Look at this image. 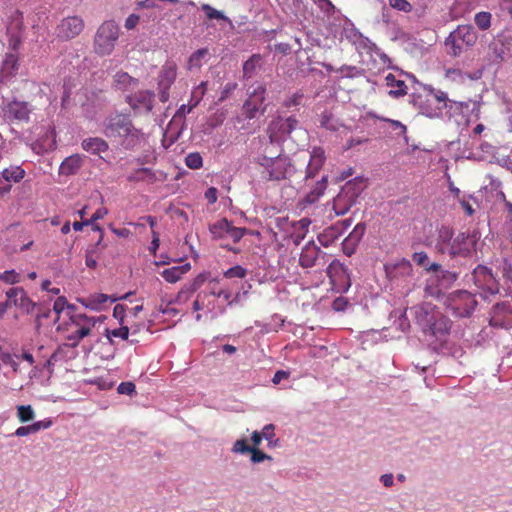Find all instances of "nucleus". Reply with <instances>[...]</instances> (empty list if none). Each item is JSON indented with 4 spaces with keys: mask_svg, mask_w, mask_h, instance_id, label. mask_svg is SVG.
<instances>
[{
    "mask_svg": "<svg viewBox=\"0 0 512 512\" xmlns=\"http://www.w3.org/2000/svg\"><path fill=\"white\" fill-rule=\"evenodd\" d=\"M103 132L108 138H123L133 143L142 137L141 130L133 125L130 116L123 113L108 116L104 121Z\"/></svg>",
    "mask_w": 512,
    "mask_h": 512,
    "instance_id": "obj_1",
    "label": "nucleus"
},
{
    "mask_svg": "<svg viewBox=\"0 0 512 512\" xmlns=\"http://www.w3.org/2000/svg\"><path fill=\"white\" fill-rule=\"evenodd\" d=\"M436 247L442 254L455 256H467L470 253L469 238L465 233H458L456 236L449 227L439 229Z\"/></svg>",
    "mask_w": 512,
    "mask_h": 512,
    "instance_id": "obj_2",
    "label": "nucleus"
},
{
    "mask_svg": "<svg viewBox=\"0 0 512 512\" xmlns=\"http://www.w3.org/2000/svg\"><path fill=\"white\" fill-rule=\"evenodd\" d=\"M99 318L88 316L84 313H71L69 321L65 323V330L67 331L66 339L69 341L71 347H77L80 342L92 334Z\"/></svg>",
    "mask_w": 512,
    "mask_h": 512,
    "instance_id": "obj_3",
    "label": "nucleus"
},
{
    "mask_svg": "<svg viewBox=\"0 0 512 512\" xmlns=\"http://www.w3.org/2000/svg\"><path fill=\"white\" fill-rule=\"evenodd\" d=\"M413 102L423 115L429 118H438L447 108L449 99L447 93L430 87L425 89L424 95L415 96Z\"/></svg>",
    "mask_w": 512,
    "mask_h": 512,
    "instance_id": "obj_4",
    "label": "nucleus"
},
{
    "mask_svg": "<svg viewBox=\"0 0 512 512\" xmlns=\"http://www.w3.org/2000/svg\"><path fill=\"white\" fill-rule=\"evenodd\" d=\"M120 36V27L114 20L104 21L98 28L93 39V50L105 57L113 53Z\"/></svg>",
    "mask_w": 512,
    "mask_h": 512,
    "instance_id": "obj_5",
    "label": "nucleus"
},
{
    "mask_svg": "<svg viewBox=\"0 0 512 512\" xmlns=\"http://www.w3.org/2000/svg\"><path fill=\"white\" fill-rule=\"evenodd\" d=\"M477 39V33L471 25H459L446 38L445 46L448 49L449 55L458 57L473 47Z\"/></svg>",
    "mask_w": 512,
    "mask_h": 512,
    "instance_id": "obj_6",
    "label": "nucleus"
},
{
    "mask_svg": "<svg viewBox=\"0 0 512 512\" xmlns=\"http://www.w3.org/2000/svg\"><path fill=\"white\" fill-rule=\"evenodd\" d=\"M259 164L263 167L262 173L266 174L268 180L280 181L286 179L293 171L290 159L283 155L270 158L263 156Z\"/></svg>",
    "mask_w": 512,
    "mask_h": 512,
    "instance_id": "obj_7",
    "label": "nucleus"
},
{
    "mask_svg": "<svg viewBox=\"0 0 512 512\" xmlns=\"http://www.w3.org/2000/svg\"><path fill=\"white\" fill-rule=\"evenodd\" d=\"M125 102L129 105L134 115H148L154 108L155 93L151 90H138L127 94Z\"/></svg>",
    "mask_w": 512,
    "mask_h": 512,
    "instance_id": "obj_8",
    "label": "nucleus"
},
{
    "mask_svg": "<svg viewBox=\"0 0 512 512\" xmlns=\"http://www.w3.org/2000/svg\"><path fill=\"white\" fill-rule=\"evenodd\" d=\"M298 120L293 117H277L268 126L267 132L271 142H282L292 138L291 134L298 128Z\"/></svg>",
    "mask_w": 512,
    "mask_h": 512,
    "instance_id": "obj_9",
    "label": "nucleus"
},
{
    "mask_svg": "<svg viewBox=\"0 0 512 512\" xmlns=\"http://www.w3.org/2000/svg\"><path fill=\"white\" fill-rule=\"evenodd\" d=\"M33 108L29 102L13 99L2 107L3 118L9 123H28Z\"/></svg>",
    "mask_w": 512,
    "mask_h": 512,
    "instance_id": "obj_10",
    "label": "nucleus"
},
{
    "mask_svg": "<svg viewBox=\"0 0 512 512\" xmlns=\"http://www.w3.org/2000/svg\"><path fill=\"white\" fill-rule=\"evenodd\" d=\"M477 301L472 293L458 291L451 295L448 300V308L456 317H468L474 311Z\"/></svg>",
    "mask_w": 512,
    "mask_h": 512,
    "instance_id": "obj_11",
    "label": "nucleus"
},
{
    "mask_svg": "<svg viewBox=\"0 0 512 512\" xmlns=\"http://www.w3.org/2000/svg\"><path fill=\"white\" fill-rule=\"evenodd\" d=\"M84 20L77 15L63 18L55 28V35L62 41H69L79 36L84 30Z\"/></svg>",
    "mask_w": 512,
    "mask_h": 512,
    "instance_id": "obj_12",
    "label": "nucleus"
},
{
    "mask_svg": "<svg viewBox=\"0 0 512 512\" xmlns=\"http://www.w3.org/2000/svg\"><path fill=\"white\" fill-rule=\"evenodd\" d=\"M265 92V87L263 85H258L252 92L248 93V98L242 106V111L246 118L253 119L258 114L265 113Z\"/></svg>",
    "mask_w": 512,
    "mask_h": 512,
    "instance_id": "obj_13",
    "label": "nucleus"
},
{
    "mask_svg": "<svg viewBox=\"0 0 512 512\" xmlns=\"http://www.w3.org/2000/svg\"><path fill=\"white\" fill-rule=\"evenodd\" d=\"M209 230L215 239H231L234 243L239 242L247 232L246 228L235 227L226 218L211 224Z\"/></svg>",
    "mask_w": 512,
    "mask_h": 512,
    "instance_id": "obj_14",
    "label": "nucleus"
},
{
    "mask_svg": "<svg viewBox=\"0 0 512 512\" xmlns=\"http://www.w3.org/2000/svg\"><path fill=\"white\" fill-rule=\"evenodd\" d=\"M472 279L474 284L485 293L494 295L499 292V282L486 266L478 265L473 270Z\"/></svg>",
    "mask_w": 512,
    "mask_h": 512,
    "instance_id": "obj_15",
    "label": "nucleus"
},
{
    "mask_svg": "<svg viewBox=\"0 0 512 512\" xmlns=\"http://www.w3.org/2000/svg\"><path fill=\"white\" fill-rule=\"evenodd\" d=\"M451 321L448 317L442 315L439 312H433L428 319L427 331L431 336L435 337L439 341V345L442 346L450 333Z\"/></svg>",
    "mask_w": 512,
    "mask_h": 512,
    "instance_id": "obj_16",
    "label": "nucleus"
},
{
    "mask_svg": "<svg viewBox=\"0 0 512 512\" xmlns=\"http://www.w3.org/2000/svg\"><path fill=\"white\" fill-rule=\"evenodd\" d=\"M177 77V66L174 62H166L158 76V94L161 102L169 100V90Z\"/></svg>",
    "mask_w": 512,
    "mask_h": 512,
    "instance_id": "obj_17",
    "label": "nucleus"
},
{
    "mask_svg": "<svg viewBox=\"0 0 512 512\" xmlns=\"http://www.w3.org/2000/svg\"><path fill=\"white\" fill-rule=\"evenodd\" d=\"M385 273L390 281H401L411 276L413 268L410 261L400 259L384 265Z\"/></svg>",
    "mask_w": 512,
    "mask_h": 512,
    "instance_id": "obj_18",
    "label": "nucleus"
},
{
    "mask_svg": "<svg viewBox=\"0 0 512 512\" xmlns=\"http://www.w3.org/2000/svg\"><path fill=\"white\" fill-rule=\"evenodd\" d=\"M349 188L350 182L333 200V210L336 215L347 213L356 201L358 194L356 192L350 193Z\"/></svg>",
    "mask_w": 512,
    "mask_h": 512,
    "instance_id": "obj_19",
    "label": "nucleus"
},
{
    "mask_svg": "<svg viewBox=\"0 0 512 512\" xmlns=\"http://www.w3.org/2000/svg\"><path fill=\"white\" fill-rule=\"evenodd\" d=\"M325 253L313 242H308L300 253L299 264L302 268H312L318 259H324Z\"/></svg>",
    "mask_w": 512,
    "mask_h": 512,
    "instance_id": "obj_20",
    "label": "nucleus"
},
{
    "mask_svg": "<svg viewBox=\"0 0 512 512\" xmlns=\"http://www.w3.org/2000/svg\"><path fill=\"white\" fill-rule=\"evenodd\" d=\"M326 160L325 151L321 147H314L310 153V160L306 169V179H313L323 167Z\"/></svg>",
    "mask_w": 512,
    "mask_h": 512,
    "instance_id": "obj_21",
    "label": "nucleus"
},
{
    "mask_svg": "<svg viewBox=\"0 0 512 512\" xmlns=\"http://www.w3.org/2000/svg\"><path fill=\"white\" fill-rule=\"evenodd\" d=\"M139 86V80L125 71H118L113 76L112 87L121 92H131Z\"/></svg>",
    "mask_w": 512,
    "mask_h": 512,
    "instance_id": "obj_22",
    "label": "nucleus"
},
{
    "mask_svg": "<svg viewBox=\"0 0 512 512\" xmlns=\"http://www.w3.org/2000/svg\"><path fill=\"white\" fill-rule=\"evenodd\" d=\"M385 83L390 88L389 96L392 98H400L407 94L408 87L404 80L397 78L393 73L385 76Z\"/></svg>",
    "mask_w": 512,
    "mask_h": 512,
    "instance_id": "obj_23",
    "label": "nucleus"
},
{
    "mask_svg": "<svg viewBox=\"0 0 512 512\" xmlns=\"http://www.w3.org/2000/svg\"><path fill=\"white\" fill-rule=\"evenodd\" d=\"M18 68V57L13 53H7L1 64L0 81L15 76Z\"/></svg>",
    "mask_w": 512,
    "mask_h": 512,
    "instance_id": "obj_24",
    "label": "nucleus"
},
{
    "mask_svg": "<svg viewBox=\"0 0 512 512\" xmlns=\"http://www.w3.org/2000/svg\"><path fill=\"white\" fill-rule=\"evenodd\" d=\"M191 269L190 263H185L183 265L179 266H173L167 269H164L161 272V276L165 279V281L169 283H176L178 282L183 275L188 273Z\"/></svg>",
    "mask_w": 512,
    "mask_h": 512,
    "instance_id": "obj_25",
    "label": "nucleus"
},
{
    "mask_svg": "<svg viewBox=\"0 0 512 512\" xmlns=\"http://www.w3.org/2000/svg\"><path fill=\"white\" fill-rule=\"evenodd\" d=\"M82 148L92 154H100L109 149L108 143L100 137H90L82 141Z\"/></svg>",
    "mask_w": 512,
    "mask_h": 512,
    "instance_id": "obj_26",
    "label": "nucleus"
},
{
    "mask_svg": "<svg viewBox=\"0 0 512 512\" xmlns=\"http://www.w3.org/2000/svg\"><path fill=\"white\" fill-rule=\"evenodd\" d=\"M342 235V229L338 224H334L324 229L319 235L318 240L324 247H328Z\"/></svg>",
    "mask_w": 512,
    "mask_h": 512,
    "instance_id": "obj_27",
    "label": "nucleus"
},
{
    "mask_svg": "<svg viewBox=\"0 0 512 512\" xmlns=\"http://www.w3.org/2000/svg\"><path fill=\"white\" fill-rule=\"evenodd\" d=\"M51 425H52L51 420H41V421L34 422L31 425L20 426L19 428L16 429L14 434L18 437H24L29 434L37 433L41 429H48Z\"/></svg>",
    "mask_w": 512,
    "mask_h": 512,
    "instance_id": "obj_28",
    "label": "nucleus"
},
{
    "mask_svg": "<svg viewBox=\"0 0 512 512\" xmlns=\"http://www.w3.org/2000/svg\"><path fill=\"white\" fill-rule=\"evenodd\" d=\"M82 166V158L79 155L67 157L60 165V172L64 175L75 174Z\"/></svg>",
    "mask_w": 512,
    "mask_h": 512,
    "instance_id": "obj_29",
    "label": "nucleus"
},
{
    "mask_svg": "<svg viewBox=\"0 0 512 512\" xmlns=\"http://www.w3.org/2000/svg\"><path fill=\"white\" fill-rule=\"evenodd\" d=\"M25 174V170L21 166H10L0 172V177L7 183L12 184L19 183L25 177Z\"/></svg>",
    "mask_w": 512,
    "mask_h": 512,
    "instance_id": "obj_30",
    "label": "nucleus"
},
{
    "mask_svg": "<svg viewBox=\"0 0 512 512\" xmlns=\"http://www.w3.org/2000/svg\"><path fill=\"white\" fill-rule=\"evenodd\" d=\"M262 64V56L260 54H253L243 64V76L245 78H252Z\"/></svg>",
    "mask_w": 512,
    "mask_h": 512,
    "instance_id": "obj_31",
    "label": "nucleus"
},
{
    "mask_svg": "<svg viewBox=\"0 0 512 512\" xmlns=\"http://www.w3.org/2000/svg\"><path fill=\"white\" fill-rule=\"evenodd\" d=\"M109 297L106 294L98 293L90 295L82 301V304L91 310H100L102 306L108 301Z\"/></svg>",
    "mask_w": 512,
    "mask_h": 512,
    "instance_id": "obj_32",
    "label": "nucleus"
},
{
    "mask_svg": "<svg viewBox=\"0 0 512 512\" xmlns=\"http://www.w3.org/2000/svg\"><path fill=\"white\" fill-rule=\"evenodd\" d=\"M53 310L57 314V318L59 319L60 314L64 311H66L69 317L71 313H74L76 311V307L73 304H69L65 297L60 296L55 300L53 304Z\"/></svg>",
    "mask_w": 512,
    "mask_h": 512,
    "instance_id": "obj_33",
    "label": "nucleus"
},
{
    "mask_svg": "<svg viewBox=\"0 0 512 512\" xmlns=\"http://www.w3.org/2000/svg\"><path fill=\"white\" fill-rule=\"evenodd\" d=\"M320 125L330 131H337L341 126L339 121L329 111H324L320 115Z\"/></svg>",
    "mask_w": 512,
    "mask_h": 512,
    "instance_id": "obj_34",
    "label": "nucleus"
},
{
    "mask_svg": "<svg viewBox=\"0 0 512 512\" xmlns=\"http://www.w3.org/2000/svg\"><path fill=\"white\" fill-rule=\"evenodd\" d=\"M327 276L332 283H335L342 275L345 274V269L342 263L338 260H333L326 269Z\"/></svg>",
    "mask_w": 512,
    "mask_h": 512,
    "instance_id": "obj_35",
    "label": "nucleus"
},
{
    "mask_svg": "<svg viewBox=\"0 0 512 512\" xmlns=\"http://www.w3.org/2000/svg\"><path fill=\"white\" fill-rule=\"evenodd\" d=\"M17 418L21 423H27L35 418V412L31 405H18Z\"/></svg>",
    "mask_w": 512,
    "mask_h": 512,
    "instance_id": "obj_36",
    "label": "nucleus"
},
{
    "mask_svg": "<svg viewBox=\"0 0 512 512\" xmlns=\"http://www.w3.org/2000/svg\"><path fill=\"white\" fill-rule=\"evenodd\" d=\"M207 90V82L202 81L197 87H195L191 93V98L189 102L192 104V107L198 106V104L203 99Z\"/></svg>",
    "mask_w": 512,
    "mask_h": 512,
    "instance_id": "obj_37",
    "label": "nucleus"
},
{
    "mask_svg": "<svg viewBox=\"0 0 512 512\" xmlns=\"http://www.w3.org/2000/svg\"><path fill=\"white\" fill-rule=\"evenodd\" d=\"M13 305L25 310L27 313H31L36 306V304L27 296L25 290L19 299H14Z\"/></svg>",
    "mask_w": 512,
    "mask_h": 512,
    "instance_id": "obj_38",
    "label": "nucleus"
},
{
    "mask_svg": "<svg viewBox=\"0 0 512 512\" xmlns=\"http://www.w3.org/2000/svg\"><path fill=\"white\" fill-rule=\"evenodd\" d=\"M185 165L192 169L198 170L203 166V158L199 152L188 153L185 157Z\"/></svg>",
    "mask_w": 512,
    "mask_h": 512,
    "instance_id": "obj_39",
    "label": "nucleus"
},
{
    "mask_svg": "<svg viewBox=\"0 0 512 512\" xmlns=\"http://www.w3.org/2000/svg\"><path fill=\"white\" fill-rule=\"evenodd\" d=\"M445 76L457 82H464L466 79H476L477 77H472L470 74L463 72L458 68H449L446 70Z\"/></svg>",
    "mask_w": 512,
    "mask_h": 512,
    "instance_id": "obj_40",
    "label": "nucleus"
},
{
    "mask_svg": "<svg viewBox=\"0 0 512 512\" xmlns=\"http://www.w3.org/2000/svg\"><path fill=\"white\" fill-rule=\"evenodd\" d=\"M0 281L5 284L14 285L21 281V275L14 269L0 272Z\"/></svg>",
    "mask_w": 512,
    "mask_h": 512,
    "instance_id": "obj_41",
    "label": "nucleus"
},
{
    "mask_svg": "<svg viewBox=\"0 0 512 512\" xmlns=\"http://www.w3.org/2000/svg\"><path fill=\"white\" fill-rule=\"evenodd\" d=\"M130 329L127 326H121L117 329H105V336L111 341V337L121 338L127 340L129 337Z\"/></svg>",
    "mask_w": 512,
    "mask_h": 512,
    "instance_id": "obj_42",
    "label": "nucleus"
},
{
    "mask_svg": "<svg viewBox=\"0 0 512 512\" xmlns=\"http://www.w3.org/2000/svg\"><path fill=\"white\" fill-rule=\"evenodd\" d=\"M247 276V269L241 265H235L224 272V277L227 279L240 278L243 279Z\"/></svg>",
    "mask_w": 512,
    "mask_h": 512,
    "instance_id": "obj_43",
    "label": "nucleus"
},
{
    "mask_svg": "<svg viewBox=\"0 0 512 512\" xmlns=\"http://www.w3.org/2000/svg\"><path fill=\"white\" fill-rule=\"evenodd\" d=\"M474 20H475L476 25L480 29L485 30L490 27L491 14L488 12H479L475 15Z\"/></svg>",
    "mask_w": 512,
    "mask_h": 512,
    "instance_id": "obj_44",
    "label": "nucleus"
},
{
    "mask_svg": "<svg viewBox=\"0 0 512 512\" xmlns=\"http://www.w3.org/2000/svg\"><path fill=\"white\" fill-rule=\"evenodd\" d=\"M207 49H198L189 58L190 67H200L202 59L207 55Z\"/></svg>",
    "mask_w": 512,
    "mask_h": 512,
    "instance_id": "obj_45",
    "label": "nucleus"
},
{
    "mask_svg": "<svg viewBox=\"0 0 512 512\" xmlns=\"http://www.w3.org/2000/svg\"><path fill=\"white\" fill-rule=\"evenodd\" d=\"M209 273L203 272L198 274L192 281L187 283L191 290L197 291L208 279Z\"/></svg>",
    "mask_w": 512,
    "mask_h": 512,
    "instance_id": "obj_46",
    "label": "nucleus"
},
{
    "mask_svg": "<svg viewBox=\"0 0 512 512\" xmlns=\"http://www.w3.org/2000/svg\"><path fill=\"white\" fill-rule=\"evenodd\" d=\"M389 5L396 10L402 12H411L412 5L407 0H389Z\"/></svg>",
    "mask_w": 512,
    "mask_h": 512,
    "instance_id": "obj_47",
    "label": "nucleus"
},
{
    "mask_svg": "<svg viewBox=\"0 0 512 512\" xmlns=\"http://www.w3.org/2000/svg\"><path fill=\"white\" fill-rule=\"evenodd\" d=\"M193 293L194 291L190 289L189 285L185 284L178 292L175 301L177 303H184L190 299Z\"/></svg>",
    "mask_w": 512,
    "mask_h": 512,
    "instance_id": "obj_48",
    "label": "nucleus"
},
{
    "mask_svg": "<svg viewBox=\"0 0 512 512\" xmlns=\"http://www.w3.org/2000/svg\"><path fill=\"white\" fill-rule=\"evenodd\" d=\"M136 391V386L133 382H121L117 387V392L123 395H132Z\"/></svg>",
    "mask_w": 512,
    "mask_h": 512,
    "instance_id": "obj_49",
    "label": "nucleus"
},
{
    "mask_svg": "<svg viewBox=\"0 0 512 512\" xmlns=\"http://www.w3.org/2000/svg\"><path fill=\"white\" fill-rule=\"evenodd\" d=\"M202 10L206 13V16L208 19L212 20V19H224V15L222 14V12L214 9L213 7H211L209 4H203L202 5Z\"/></svg>",
    "mask_w": 512,
    "mask_h": 512,
    "instance_id": "obj_50",
    "label": "nucleus"
},
{
    "mask_svg": "<svg viewBox=\"0 0 512 512\" xmlns=\"http://www.w3.org/2000/svg\"><path fill=\"white\" fill-rule=\"evenodd\" d=\"M252 450V447H250L248 444H247V441L245 439H238L234 445H233V448H232V451L234 453H241V454H244V453H248Z\"/></svg>",
    "mask_w": 512,
    "mask_h": 512,
    "instance_id": "obj_51",
    "label": "nucleus"
},
{
    "mask_svg": "<svg viewBox=\"0 0 512 512\" xmlns=\"http://www.w3.org/2000/svg\"><path fill=\"white\" fill-rule=\"evenodd\" d=\"M493 53H494V61H503L506 54V48L502 43H494L492 45Z\"/></svg>",
    "mask_w": 512,
    "mask_h": 512,
    "instance_id": "obj_52",
    "label": "nucleus"
},
{
    "mask_svg": "<svg viewBox=\"0 0 512 512\" xmlns=\"http://www.w3.org/2000/svg\"><path fill=\"white\" fill-rule=\"evenodd\" d=\"M23 291L24 289L22 287H13L6 291V296L8 298L6 303H8V307L13 305L14 299H19Z\"/></svg>",
    "mask_w": 512,
    "mask_h": 512,
    "instance_id": "obj_53",
    "label": "nucleus"
},
{
    "mask_svg": "<svg viewBox=\"0 0 512 512\" xmlns=\"http://www.w3.org/2000/svg\"><path fill=\"white\" fill-rule=\"evenodd\" d=\"M251 453V461L253 463H260L266 459H271V457L264 452L260 451L259 449L252 447V450L249 452Z\"/></svg>",
    "mask_w": 512,
    "mask_h": 512,
    "instance_id": "obj_54",
    "label": "nucleus"
},
{
    "mask_svg": "<svg viewBox=\"0 0 512 512\" xmlns=\"http://www.w3.org/2000/svg\"><path fill=\"white\" fill-rule=\"evenodd\" d=\"M303 97H304L303 93L296 92L288 100H286L284 102V106L287 108H290L293 106H299L302 104Z\"/></svg>",
    "mask_w": 512,
    "mask_h": 512,
    "instance_id": "obj_55",
    "label": "nucleus"
},
{
    "mask_svg": "<svg viewBox=\"0 0 512 512\" xmlns=\"http://www.w3.org/2000/svg\"><path fill=\"white\" fill-rule=\"evenodd\" d=\"M412 259L413 261L419 265V266H423L426 268V266L428 265V260H429V257L427 255L426 252H415L413 255H412Z\"/></svg>",
    "mask_w": 512,
    "mask_h": 512,
    "instance_id": "obj_56",
    "label": "nucleus"
},
{
    "mask_svg": "<svg viewBox=\"0 0 512 512\" xmlns=\"http://www.w3.org/2000/svg\"><path fill=\"white\" fill-rule=\"evenodd\" d=\"M502 275L505 279L512 282V263L504 259L501 265Z\"/></svg>",
    "mask_w": 512,
    "mask_h": 512,
    "instance_id": "obj_57",
    "label": "nucleus"
},
{
    "mask_svg": "<svg viewBox=\"0 0 512 512\" xmlns=\"http://www.w3.org/2000/svg\"><path fill=\"white\" fill-rule=\"evenodd\" d=\"M237 87L236 83H227L223 90L221 91V95L219 97V102H223L231 92H233Z\"/></svg>",
    "mask_w": 512,
    "mask_h": 512,
    "instance_id": "obj_58",
    "label": "nucleus"
},
{
    "mask_svg": "<svg viewBox=\"0 0 512 512\" xmlns=\"http://www.w3.org/2000/svg\"><path fill=\"white\" fill-rule=\"evenodd\" d=\"M125 310L126 308L122 304H117L113 309V316L120 321V324H123Z\"/></svg>",
    "mask_w": 512,
    "mask_h": 512,
    "instance_id": "obj_59",
    "label": "nucleus"
},
{
    "mask_svg": "<svg viewBox=\"0 0 512 512\" xmlns=\"http://www.w3.org/2000/svg\"><path fill=\"white\" fill-rule=\"evenodd\" d=\"M139 19H140V18H139V16H138V15H136V14H131V15H129V16L126 18V20H125V25H124V26H125V28H126L127 30H132V29H134V28L137 26V24L139 23Z\"/></svg>",
    "mask_w": 512,
    "mask_h": 512,
    "instance_id": "obj_60",
    "label": "nucleus"
},
{
    "mask_svg": "<svg viewBox=\"0 0 512 512\" xmlns=\"http://www.w3.org/2000/svg\"><path fill=\"white\" fill-rule=\"evenodd\" d=\"M159 245H160L159 234L156 231H153V233H152V241H151V244H150V247H149V251L154 256L156 255V251L158 250Z\"/></svg>",
    "mask_w": 512,
    "mask_h": 512,
    "instance_id": "obj_61",
    "label": "nucleus"
},
{
    "mask_svg": "<svg viewBox=\"0 0 512 512\" xmlns=\"http://www.w3.org/2000/svg\"><path fill=\"white\" fill-rule=\"evenodd\" d=\"M260 433L262 434V438L270 441L275 436L274 426L272 424L265 425Z\"/></svg>",
    "mask_w": 512,
    "mask_h": 512,
    "instance_id": "obj_62",
    "label": "nucleus"
},
{
    "mask_svg": "<svg viewBox=\"0 0 512 512\" xmlns=\"http://www.w3.org/2000/svg\"><path fill=\"white\" fill-rule=\"evenodd\" d=\"M205 198L210 204H214L217 201V189L215 187H210L205 192Z\"/></svg>",
    "mask_w": 512,
    "mask_h": 512,
    "instance_id": "obj_63",
    "label": "nucleus"
},
{
    "mask_svg": "<svg viewBox=\"0 0 512 512\" xmlns=\"http://www.w3.org/2000/svg\"><path fill=\"white\" fill-rule=\"evenodd\" d=\"M12 184L7 183L2 177H0V198H4L11 191Z\"/></svg>",
    "mask_w": 512,
    "mask_h": 512,
    "instance_id": "obj_64",
    "label": "nucleus"
}]
</instances>
